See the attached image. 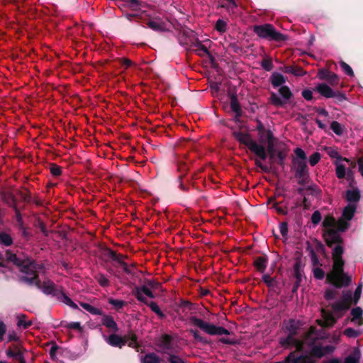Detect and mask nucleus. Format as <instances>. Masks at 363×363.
<instances>
[{
	"label": "nucleus",
	"instance_id": "obj_1",
	"mask_svg": "<svg viewBox=\"0 0 363 363\" xmlns=\"http://www.w3.org/2000/svg\"><path fill=\"white\" fill-rule=\"evenodd\" d=\"M299 328L298 322L289 320L285 323V329L288 335L280 339V345L286 348H296V352H301L307 347L306 352L309 356L314 359L321 358L323 356L332 353L335 347L324 345V340L328 338V333L323 328L316 329L311 327L303 341L297 339L296 335Z\"/></svg>",
	"mask_w": 363,
	"mask_h": 363
},
{
	"label": "nucleus",
	"instance_id": "obj_2",
	"mask_svg": "<svg viewBox=\"0 0 363 363\" xmlns=\"http://www.w3.org/2000/svg\"><path fill=\"white\" fill-rule=\"evenodd\" d=\"M323 225L326 228L324 237L328 245L337 243L333 250V269L327 274L326 281L336 287L347 286L351 281V278L343 272L344 262L342 259L343 249L339 242L340 232L345 231L349 224L343 220L336 221L333 218L328 217L324 220Z\"/></svg>",
	"mask_w": 363,
	"mask_h": 363
},
{
	"label": "nucleus",
	"instance_id": "obj_3",
	"mask_svg": "<svg viewBox=\"0 0 363 363\" xmlns=\"http://www.w3.org/2000/svg\"><path fill=\"white\" fill-rule=\"evenodd\" d=\"M257 129L258 131L259 143L254 140L249 134L241 131H235L233 135L241 144L245 145L262 160H266L267 157L265 147L267 146L270 159L272 160L274 155L272 133L269 130L265 129L261 123H258Z\"/></svg>",
	"mask_w": 363,
	"mask_h": 363
},
{
	"label": "nucleus",
	"instance_id": "obj_4",
	"mask_svg": "<svg viewBox=\"0 0 363 363\" xmlns=\"http://www.w3.org/2000/svg\"><path fill=\"white\" fill-rule=\"evenodd\" d=\"M7 259L16 264L20 271L23 274L21 279L28 284H35L40 288L45 294H50L57 297V294L60 291L55 287L54 283L50 280L44 281L40 283L38 278V265L33 261L26 259L21 261L15 254L7 252Z\"/></svg>",
	"mask_w": 363,
	"mask_h": 363
},
{
	"label": "nucleus",
	"instance_id": "obj_5",
	"mask_svg": "<svg viewBox=\"0 0 363 363\" xmlns=\"http://www.w3.org/2000/svg\"><path fill=\"white\" fill-rule=\"evenodd\" d=\"M352 298L351 291L343 292L342 299L333 305L332 313L327 312L323 309L321 311L323 319L317 320L319 325L321 327L332 326L336 322L337 318L341 317L342 313L349 308Z\"/></svg>",
	"mask_w": 363,
	"mask_h": 363
},
{
	"label": "nucleus",
	"instance_id": "obj_6",
	"mask_svg": "<svg viewBox=\"0 0 363 363\" xmlns=\"http://www.w3.org/2000/svg\"><path fill=\"white\" fill-rule=\"evenodd\" d=\"M189 323L191 325L199 328L202 331L210 335H223L230 334V332L227 329L221 326H217L195 316L189 318Z\"/></svg>",
	"mask_w": 363,
	"mask_h": 363
},
{
	"label": "nucleus",
	"instance_id": "obj_7",
	"mask_svg": "<svg viewBox=\"0 0 363 363\" xmlns=\"http://www.w3.org/2000/svg\"><path fill=\"white\" fill-rule=\"evenodd\" d=\"M179 41L184 45L196 47L200 55L208 54L207 48L199 42L197 35L191 29L184 28L180 34Z\"/></svg>",
	"mask_w": 363,
	"mask_h": 363
},
{
	"label": "nucleus",
	"instance_id": "obj_8",
	"mask_svg": "<svg viewBox=\"0 0 363 363\" xmlns=\"http://www.w3.org/2000/svg\"><path fill=\"white\" fill-rule=\"evenodd\" d=\"M254 32L260 38L267 40H274L281 41L285 39L284 35L276 30L274 27L271 24H264L255 26L253 28Z\"/></svg>",
	"mask_w": 363,
	"mask_h": 363
},
{
	"label": "nucleus",
	"instance_id": "obj_9",
	"mask_svg": "<svg viewBox=\"0 0 363 363\" xmlns=\"http://www.w3.org/2000/svg\"><path fill=\"white\" fill-rule=\"evenodd\" d=\"M274 363H316V360L307 354L298 355L296 351H294L290 352L283 361Z\"/></svg>",
	"mask_w": 363,
	"mask_h": 363
},
{
	"label": "nucleus",
	"instance_id": "obj_10",
	"mask_svg": "<svg viewBox=\"0 0 363 363\" xmlns=\"http://www.w3.org/2000/svg\"><path fill=\"white\" fill-rule=\"evenodd\" d=\"M279 93L282 99L279 98L277 94H272L271 100L276 106H283L285 104L292 96V93L289 88L286 86H281L279 89Z\"/></svg>",
	"mask_w": 363,
	"mask_h": 363
},
{
	"label": "nucleus",
	"instance_id": "obj_11",
	"mask_svg": "<svg viewBox=\"0 0 363 363\" xmlns=\"http://www.w3.org/2000/svg\"><path fill=\"white\" fill-rule=\"evenodd\" d=\"M293 167L295 171V175L297 178L305 181L308 177V167L306 161L293 160Z\"/></svg>",
	"mask_w": 363,
	"mask_h": 363
},
{
	"label": "nucleus",
	"instance_id": "obj_12",
	"mask_svg": "<svg viewBox=\"0 0 363 363\" xmlns=\"http://www.w3.org/2000/svg\"><path fill=\"white\" fill-rule=\"evenodd\" d=\"M104 337L106 342L113 347H121L125 345L126 342L124 337H121L116 334L111 335L108 337L104 335Z\"/></svg>",
	"mask_w": 363,
	"mask_h": 363
},
{
	"label": "nucleus",
	"instance_id": "obj_13",
	"mask_svg": "<svg viewBox=\"0 0 363 363\" xmlns=\"http://www.w3.org/2000/svg\"><path fill=\"white\" fill-rule=\"evenodd\" d=\"M315 90L320 93L322 96L326 98H332L335 96L333 90L326 84H318Z\"/></svg>",
	"mask_w": 363,
	"mask_h": 363
},
{
	"label": "nucleus",
	"instance_id": "obj_14",
	"mask_svg": "<svg viewBox=\"0 0 363 363\" xmlns=\"http://www.w3.org/2000/svg\"><path fill=\"white\" fill-rule=\"evenodd\" d=\"M356 204L355 203H349L344 209L342 213V218L340 220H343L347 222L348 224V221L350 220L356 211Z\"/></svg>",
	"mask_w": 363,
	"mask_h": 363
},
{
	"label": "nucleus",
	"instance_id": "obj_15",
	"mask_svg": "<svg viewBox=\"0 0 363 363\" xmlns=\"http://www.w3.org/2000/svg\"><path fill=\"white\" fill-rule=\"evenodd\" d=\"M270 81L274 87H281L285 84L286 78L280 73L274 72L271 76Z\"/></svg>",
	"mask_w": 363,
	"mask_h": 363
},
{
	"label": "nucleus",
	"instance_id": "obj_16",
	"mask_svg": "<svg viewBox=\"0 0 363 363\" xmlns=\"http://www.w3.org/2000/svg\"><path fill=\"white\" fill-rule=\"evenodd\" d=\"M57 299L62 302V303H64L65 304L69 306V307H71L73 309H78V306L77 305L74 303L71 299L70 298H69L66 294H65L62 291H60V292H58L57 294Z\"/></svg>",
	"mask_w": 363,
	"mask_h": 363
},
{
	"label": "nucleus",
	"instance_id": "obj_17",
	"mask_svg": "<svg viewBox=\"0 0 363 363\" xmlns=\"http://www.w3.org/2000/svg\"><path fill=\"white\" fill-rule=\"evenodd\" d=\"M362 310L360 307H356L353 308L351 311V315L352 316V321L358 325H361L363 324L362 319Z\"/></svg>",
	"mask_w": 363,
	"mask_h": 363
},
{
	"label": "nucleus",
	"instance_id": "obj_18",
	"mask_svg": "<svg viewBox=\"0 0 363 363\" xmlns=\"http://www.w3.org/2000/svg\"><path fill=\"white\" fill-rule=\"evenodd\" d=\"M346 199L349 203H355L359 199V192L358 190H348L346 192Z\"/></svg>",
	"mask_w": 363,
	"mask_h": 363
},
{
	"label": "nucleus",
	"instance_id": "obj_19",
	"mask_svg": "<svg viewBox=\"0 0 363 363\" xmlns=\"http://www.w3.org/2000/svg\"><path fill=\"white\" fill-rule=\"evenodd\" d=\"M102 323L106 327L112 329L114 331L118 330L117 324L111 316L104 315L102 318Z\"/></svg>",
	"mask_w": 363,
	"mask_h": 363
},
{
	"label": "nucleus",
	"instance_id": "obj_20",
	"mask_svg": "<svg viewBox=\"0 0 363 363\" xmlns=\"http://www.w3.org/2000/svg\"><path fill=\"white\" fill-rule=\"evenodd\" d=\"M214 28L220 34L225 33L228 30V21L224 19H218L216 23Z\"/></svg>",
	"mask_w": 363,
	"mask_h": 363
},
{
	"label": "nucleus",
	"instance_id": "obj_21",
	"mask_svg": "<svg viewBox=\"0 0 363 363\" xmlns=\"http://www.w3.org/2000/svg\"><path fill=\"white\" fill-rule=\"evenodd\" d=\"M148 26L155 31H162L166 28L165 24L163 22L156 20L150 21Z\"/></svg>",
	"mask_w": 363,
	"mask_h": 363
},
{
	"label": "nucleus",
	"instance_id": "obj_22",
	"mask_svg": "<svg viewBox=\"0 0 363 363\" xmlns=\"http://www.w3.org/2000/svg\"><path fill=\"white\" fill-rule=\"evenodd\" d=\"M342 161H337L335 162V172L336 175L339 179H342L346 175V168L345 166L342 164Z\"/></svg>",
	"mask_w": 363,
	"mask_h": 363
},
{
	"label": "nucleus",
	"instance_id": "obj_23",
	"mask_svg": "<svg viewBox=\"0 0 363 363\" xmlns=\"http://www.w3.org/2000/svg\"><path fill=\"white\" fill-rule=\"evenodd\" d=\"M320 76L321 79L328 80L332 84H335L337 83V76L335 74H332L329 72H320Z\"/></svg>",
	"mask_w": 363,
	"mask_h": 363
},
{
	"label": "nucleus",
	"instance_id": "obj_24",
	"mask_svg": "<svg viewBox=\"0 0 363 363\" xmlns=\"http://www.w3.org/2000/svg\"><path fill=\"white\" fill-rule=\"evenodd\" d=\"M142 363H161V359L153 353L146 354L142 359Z\"/></svg>",
	"mask_w": 363,
	"mask_h": 363
},
{
	"label": "nucleus",
	"instance_id": "obj_25",
	"mask_svg": "<svg viewBox=\"0 0 363 363\" xmlns=\"http://www.w3.org/2000/svg\"><path fill=\"white\" fill-rule=\"evenodd\" d=\"M230 108L232 111L236 113V116L240 115V104L237 97L235 95H232L230 96Z\"/></svg>",
	"mask_w": 363,
	"mask_h": 363
},
{
	"label": "nucleus",
	"instance_id": "obj_26",
	"mask_svg": "<svg viewBox=\"0 0 363 363\" xmlns=\"http://www.w3.org/2000/svg\"><path fill=\"white\" fill-rule=\"evenodd\" d=\"M359 357V351L358 350H355L352 354L345 358L344 363H358Z\"/></svg>",
	"mask_w": 363,
	"mask_h": 363
},
{
	"label": "nucleus",
	"instance_id": "obj_27",
	"mask_svg": "<svg viewBox=\"0 0 363 363\" xmlns=\"http://www.w3.org/2000/svg\"><path fill=\"white\" fill-rule=\"evenodd\" d=\"M80 306L84 309H85L86 311L89 312L91 314H94V315H101L102 314V311L100 309L95 308L89 303H80Z\"/></svg>",
	"mask_w": 363,
	"mask_h": 363
},
{
	"label": "nucleus",
	"instance_id": "obj_28",
	"mask_svg": "<svg viewBox=\"0 0 363 363\" xmlns=\"http://www.w3.org/2000/svg\"><path fill=\"white\" fill-rule=\"evenodd\" d=\"M160 345L165 352H167V350L171 348V337L167 335L163 336L160 340Z\"/></svg>",
	"mask_w": 363,
	"mask_h": 363
},
{
	"label": "nucleus",
	"instance_id": "obj_29",
	"mask_svg": "<svg viewBox=\"0 0 363 363\" xmlns=\"http://www.w3.org/2000/svg\"><path fill=\"white\" fill-rule=\"evenodd\" d=\"M286 73H291L295 76H303L305 72L300 67H286L284 70Z\"/></svg>",
	"mask_w": 363,
	"mask_h": 363
},
{
	"label": "nucleus",
	"instance_id": "obj_30",
	"mask_svg": "<svg viewBox=\"0 0 363 363\" xmlns=\"http://www.w3.org/2000/svg\"><path fill=\"white\" fill-rule=\"evenodd\" d=\"M344 161L348 163L349 168L346 172L347 179L348 180H352L353 179V169L355 168L356 164L354 162L350 161L348 159L344 158Z\"/></svg>",
	"mask_w": 363,
	"mask_h": 363
},
{
	"label": "nucleus",
	"instance_id": "obj_31",
	"mask_svg": "<svg viewBox=\"0 0 363 363\" xmlns=\"http://www.w3.org/2000/svg\"><path fill=\"white\" fill-rule=\"evenodd\" d=\"M6 354L9 357H13L19 361L20 363H26V360L21 352H14L11 350L6 352Z\"/></svg>",
	"mask_w": 363,
	"mask_h": 363
},
{
	"label": "nucleus",
	"instance_id": "obj_32",
	"mask_svg": "<svg viewBox=\"0 0 363 363\" xmlns=\"http://www.w3.org/2000/svg\"><path fill=\"white\" fill-rule=\"evenodd\" d=\"M330 128L337 135H341L343 133V128L342 125L337 121H333L331 123Z\"/></svg>",
	"mask_w": 363,
	"mask_h": 363
},
{
	"label": "nucleus",
	"instance_id": "obj_33",
	"mask_svg": "<svg viewBox=\"0 0 363 363\" xmlns=\"http://www.w3.org/2000/svg\"><path fill=\"white\" fill-rule=\"evenodd\" d=\"M17 318H18L17 324H18V326H19V327H23L24 328H26L31 325L30 321H26L25 320L26 315L23 314L18 315Z\"/></svg>",
	"mask_w": 363,
	"mask_h": 363
},
{
	"label": "nucleus",
	"instance_id": "obj_34",
	"mask_svg": "<svg viewBox=\"0 0 363 363\" xmlns=\"http://www.w3.org/2000/svg\"><path fill=\"white\" fill-rule=\"evenodd\" d=\"M266 259L264 257H259L255 262L256 268L261 272H263L266 268Z\"/></svg>",
	"mask_w": 363,
	"mask_h": 363
},
{
	"label": "nucleus",
	"instance_id": "obj_35",
	"mask_svg": "<svg viewBox=\"0 0 363 363\" xmlns=\"http://www.w3.org/2000/svg\"><path fill=\"white\" fill-rule=\"evenodd\" d=\"M296 157L293 160H298V161H306V155L305 152L301 148H296L294 150Z\"/></svg>",
	"mask_w": 363,
	"mask_h": 363
},
{
	"label": "nucleus",
	"instance_id": "obj_36",
	"mask_svg": "<svg viewBox=\"0 0 363 363\" xmlns=\"http://www.w3.org/2000/svg\"><path fill=\"white\" fill-rule=\"evenodd\" d=\"M328 155L332 158L337 159V161H344V159L340 157V155L336 149L333 147H328L326 149Z\"/></svg>",
	"mask_w": 363,
	"mask_h": 363
},
{
	"label": "nucleus",
	"instance_id": "obj_37",
	"mask_svg": "<svg viewBox=\"0 0 363 363\" xmlns=\"http://www.w3.org/2000/svg\"><path fill=\"white\" fill-rule=\"evenodd\" d=\"M0 242L6 246H9L12 243L11 236L6 233H0Z\"/></svg>",
	"mask_w": 363,
	"mask_h": 363
},
{
	"label": "nucleus",
	"instance_id": "obj_38",
	"mask_svg": "<svg viewBox=\"0 0 363 363\" xmlns=\"http://www.w3.org/2000/svg\"><path fill=\"white\" fill-rule=\"evenodd\" d=\"M147 305H148L150 306V308H151V310L153 312H155L157 315H158L160 317H161V318L164 317L163 313L162 312L160 307L158 306V305L156 303L151 301V302L148 303Z\"/></svg>",
	"mask_w": 363,
	"mask_h": 363
},
{
	"label": "nucleus",
	"instance_id": "obj_39",
	"mask_svg": "<svg viewBox=\"0 0 363 363\" xmlns=\"http://www.w3.org/2000/svg\"><path fill=\"white\" fill-rule=\"evenodd\" d=\"M189 331H190L191 334H192L193 337H194V339L196 340L203 342V343L207 342L206 339L205 337H203V336H201L198 330L191 329Z\"/></svg>",
	"mask_w": 363,
	"mask_h": 363
},
{
	"label": "nucleus",
	"instance_id": "obj_40",
	"mask_svg": "<svg viewBox=\"0 0 363 363\" xmlns=\"http://www.w3.org/2000/svg\"><path fill=\"white\" fill-rule=\"evenodd\" d=\"M340 67L342 69V70L345 72V73L349 76H353L354 72L352 71V69L351 67L345 63V62H340Z\"/></svg>",
	"mask_w": 363,
	"mask_h": 363
},
{
	"label": "nucleus",
	"instance_id": "obj_41",
	"mask_svg": "<svg viewBox=\"0 0 363 363\" xmlns=\"http://www.w3.org/2000/svg\"><path fill=\"white\" fill-rule=\"evenodd\" d=\"M362 284L359 283L354 293V303L356 304L360 298L362 294Z\"/></svg>",
	"mask_w": 363,
	"mask_h": 363
},
{
	"label": "nucleus",
	"instance_id": "obj_42",
	"mask_svg": "<svg viewBox=\"0 0 363 363\" xmlns=\"http://www.w3.org/2000/svg\"><path fill=\"white\" fill-rule=\"evenodd\" d=\"M320 155L318 152H315L311 155L309 158V163L311 166H315L320 160Z\"/></svg>",
	"mask_w": 363,
	"mask_h": 363
},
{
	"label": "nucleus",
	"instance_id": "obj_43",
	"mask_svg": "<svg viewBox=\"0 0 363 363\" xmlns=\"http://www.w3.org/2000/svg\"><path fill=\"white\" fill-rule=\"evenodd\" d=\"M344 334L349 337H356L359 335V332L353 328H349L345 330Z\"/></svg>",
	"mask_w": 363,
	"mask_h": 363
},
{
	"label": "nucleus",
	"instance_id": "obj_44",
	"mask_svg": "<svg viewBox=\"0 0 363 363\" xmlns=\"http://www.w3.org/2000/svg\"><path fill=\"white\" fill-rule=\"evenodd\" d=\"M313 275L315 278L318 279H322L325 277V272L322 269L319 267H315L313 269Z\"/></svg>",
	"mask_w": 363,
	"mask_h": 363
},
{
	"label": "nucleus",
	"instance_id": "obj_45",
	"mask_svg": "<svg viewBox=\"0 0 363 363\" xmlns=\"http://www.w3.org/2000/svg\"><path fill=\"white\" fill-rule=\"evenodd\" d=\"M97 281L101 286H107L109 284L108 279L103 274L97 277Z\"/></svg>",
	"mask_w": 363,
	"mask_h": 363
},
{
	"label": "nucleus",
	"instance_id": "obj_46",
	"mask_svg": "<svg viewBox=\"0 0 363 363\" xmlns=\"http://www.w3.org/2000/svg\"><path fill=\"white\" fill-rule=\"evenodd\" d=\"M262 67L267 71L272 70L273 65L271 60L265 59L262 62Z\"/></svg>",
	"mask_w": 363,
	"mask_h": 363
},
{
	"label": "nucleus",
	"instance_id": "obj_47",
	"mask_svg": "<svg viewBox=\"0 0 363 363\" xmlns=\"http://www.w3.org/2000/svg\"><path fill=\"white\" fill-rule=\"evenodd\" d=\"M108 303L116 308H121L124 305V302L123 301L113 298H110Z\"/></svg>",
	"mask_w": 363,
	"mask_h": 363
},
{
	"label": "nucleus",
	"instance_id": "obj_48",
	"mask_svg": "<svg viewBox=\"0 0 363 363\" xmlns=\"http://www.w3.org/2000/svg\"><path fill=\"white\" fill-rule=\"evenodd\" d=\"M321 220V215L319 211H315L311 216V221L314 224H318Z\"/></svg>",
	"mask_w": 363,
	"mask_h": 363
},
{
	"label": "nucleus",
	"instance_id": "obj_49",
	"mask_svg": "<svg viewBox=\"0 0 363 363\" xmlns=\"http://www.w3.org/2000/svg\"><path fill=\"white\" fill-rule=\"evenodd\" d=\"M145 296V295L143 294V292L142 291L140 288L137 289V291H136V297H137V298L140 301L144 302L145 303L147 304L148 302L146 301Z\"/></svg>",
	"mask_w": 363,
	"mask_h": 363
},
{
	"label": "nucleus",
	"instance_id": "obj_50",
	"mask_svg": "<svg viewBox=\"0 0 363 363\" xmlns=\"http://www.w3.org/2000/svg\"><path fill=\"white\" fill-rule=\"evenodd\" d=\"M125 339V344H128L131 347H137V341L136 338L134 335H132L130 338H127L126 337H124Z\"/></svg>",
	"mask_w": 363,
	"mask_h": 363
},
{
	"label": "nucleus",
	"instance_id": "obj_51",
	"mask_svg": "<svg viewBox=\"0 0 363 363\" xmlns=\"http://www.w3.org/2000/svg\"><path fill=\"white\" fill-rule=\"evenodd\" d=\"M50 172L54 176H59L61 174V168L56 164H52L50 167Z\"/></svg>",
	"mask_w": 363,
	"mask_h": 363
},
{
	"label": "nucleus",
	"instance_id": "obj_52",
	"mask_svg": "<svg viewBox=\"0 0 363 363\" xmlns=\"http://www.w3.org/2000/svg\"><path fill=\"white\" fill-rule=\"evenodd\" d=\"M169 363H185L184 361L178 356L170 355L169 357Z\"/></svg>",
	"mask_w": 363,
	"mask_h": 363
},
{
	"label": "nucleus",
	"instance_id": "obj_53",
	"mask_svg": "<svg viewBox=\"0 0 363 363\" xmlns=\"http://www.w3.org/2000/svg\"><path fill=\"white\" fill-rule=\"evenodd\" d=\"M302 96L305 99L309 101L313 98V93L311 90L306 89L302 91Z\"/></svg>",
	"mask_w": 363,
	"mask_h": 363
},
{
	"label": "nucleus",
	"instance_id": "obj_54",
	"mask_svg": "<svg viewBox=\"0 0 363 363\" xmlns=\"http://www.w3.org/2000/svg\"><path fill=\"white\" fill-rule=\"evenodd\" d=\"M279 230L282 235H286L288 231V225L286 223H281L279 225Z\"/></svg>",
	"mask_w": 363,
	"mask_h": 363
},
{
	"label": "nucleus",
	"instance_id": "obj_55",
	"mask_svg": "<svg viewBox=\"0 0 363 363\" xmlns=\"http://www.w3.org/2000/svg\"><path fill=\"white\" fill-rule=\"evenodd\" d=\"M67 328L72 329H76L80 330L82 329L80 323L79 322H71L67 325Z\"/></svg>",
	"mask_w": 363,
	"mask_h": 363
},
{
	"label": "nucleus",
	"instance_id": "obj_56",
	"mask_svg": "<svg viewBox=\"0 0 363 363\" xmlns=\"http://www.w3.org/2000/svg\"><path fill=\"white\" fill-rule=\"evenodd\" d=\"M140 289L146 296L150 298L155 297L152 292L147 286H143L140 288Z\"/></svg>",
	"mask_w": 363,
	"mask_h": 363
},
{
	"label": "nucleus",
	"instance_id": "obj_57",
	"mask_svg": "<svg viewBox=\"0 0 363 363\" xmlns=\"http://www.w3.org/2000/svg\"><path fill=\"white\" fill-rule=\"evenodd\" d=\"M335 296L333 289H328L325 293V298L328 300L333 299Z\"/></svg>",
	"mask_w": 363,
	"mask_h": 363
},
{
	"label": "nucleus",
	"instance_id": "obj_58",
	"mask_svg": "<svg viewBox=\"0 0 363 363\" xmlns=\"http://www.w3.org/2000/svg\"><path fill=\"white\" fill-rule=\"evenodd\" d=\"M256 164L260 167L263 171L268 172L269 168L267 165L264 164L259 160H256Z\"/></svg>",
	"mask_w": 363,
	"mask_h": 363
},
{
	"label": "nucleus",
	"instance_id": "obj_59",
	"mask_svg": "<svg viewBox=\"0 0 363 363\" xmlns=\"http://www.w3.org/2000/svg\"><path fill=\"white\" fill-rule=\"evenodd\" d=\"M5 332H6L5 325L2 322H0V341L2 340L3 336L5 333Z\"/></svg>",
	"mask_w": 363,
	"mask_h": 363
},
{
	"label": "nucleus",
	"instance_id": "obj_60",
	"mask_svg": "<svg viewBox=\"0 0 363 363\" xmlns=\"http://www.w3.org/2000/svg\"><path fill=\"white\" fill-rule=\"evenodd\" d=\"M227 1L228 2V4H222L221 6L222 7H228L229 9L236 6V4H235V2L234 0H227Z\"/></svg>",
	"mask_w": 363,
	"mask_h": 363
},
{
	"label": "nucleus",
	"instance_id": "obj_61",
	"mask_svg": "<svg viewBox=\"0 0 363 363\" xmlns=\"http://www.w3.org/2000/svg\"><path fill=\"white\" fill-rule=\"evenodd\" d=\"M262 279L268 285H270L272 284V279L268 274L263 275Z\"/></svg>",
	"mask_w": 363,
	"mask_h": 363
},
{
	"label": "nucleus",
	"instance_id": "obj_62",
	"mask_svg": "<svg viewBox=\"0 0 363 363\" xmlns=\"http://www.w3.org/2000/svg\"><path fill=\"white\" fill-rule=\"evenodd\" d=\"M316 111L318 113V115H320V116H325V117L328 116V112L324 108H318Z\"/></svg>",
	"mask_w": 363,
	"mask_h": 363
},
{
	"label": "nucleus",
	"instance_id": "obj_63",
	"mask_svg": "<svg viewBox=\"0 0 363 363\" xmlns=\"http://www.w3.org/2000/svg\"><path fill=\"white\" fill-rule=\"evenodd\" d=\"M122 64L125 67V68H128L133 65V62L128 59H123Z\"/></svg>",
	"mask_w": 363,
	"mask_h": 363
},
{
	"label": "nucleus",
	"instance_id": "obj_64",
	"mask_svg": "<svg viewBox=\"0 0 363 363\" xmlns=\"http://www.w3.org/2000/svg\"><path fill=\"white\" fill-rule=\"evenodd\" d=\"M359 171L363 177V160L359 158L358 160Z\"/></svg>",
	"mask_w": 363,
	"mask_h": 363
}]
</instances>
